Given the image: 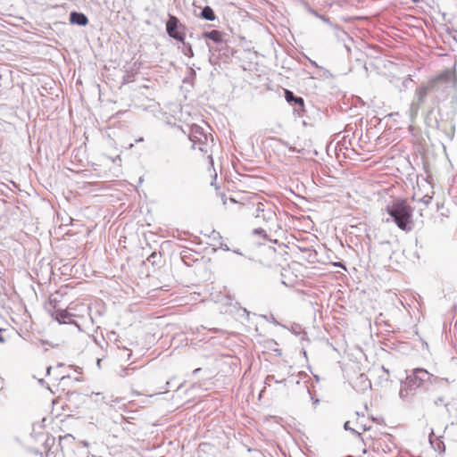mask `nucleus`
I'll use <instances>...</instances> for the list:
<instances>
[{
	"label": "nucleus",
	"mask_w": 457,
	"mask_h": 457,
	"mask_svg": "<svg viewBox=\"0 0 457 457\" xmlns=\"http://www.w3.org/2000/svg\"><path fill=\"white\" fill-rule=\"evenodd\" d=\"M386 212L393 218L397 227L403 230H411L412 222V208L405 199H399L386 207Z\"/></svg>",
	"instance_id": "obj_1"
},
{
	"label": "nucleus",
	"mask_w": 457,
	"mask_h": 457,
	"mask_svg": "<svg viewBox=\"0 0 457 457\" xmlns=\"http://www.w3.org/2000/svg\"><path fill=\"white\" fill-rule=\"evenodd\" d=\"M371 446L378 452H391L394 444L392 442V436L386 433H381L378 437L372 439Z\"/></svg>",
	"instance_id": "obj_2"
},
{
	"label": "nucleus",
	"mask_w": 457,
	"mask_h": 457,
	"mask_svg": "<svg viewBox=\"0 0 457 457\" xmlns=\"http://www.w3.org/2000/svg\"><path fill=\"white\" fill-rule=\"evenodd\" d=\"M179 20L177 17L170 15L167 24L166 29L170 37L177 39L178 41L183 42L185 35L178 30Z\"/></svg>",
	"instance_id": "obj_3"
},
{
	"label": "nucleus",
	"mask_w": 457,
	"mask_h": 457,
	"mask_svg": "<svg viewBox=\"0 0 457 457\" xmlns=\"http://www.w3.org/2000/svg\"><path fill=\"white\" fill-rule=\"evenodd\" d=\"M353 386L356 391H366L371 387V383L365 374H360L353 380Z\"/></svg>",
	"instance_id": "obj_4"
},
{
	"label": "nucleus",
	"mask_w": 457,
	"mask_h": 457,
	"mask_svg": "<svg viewBox=\"0 0 457 457\" xmlns=\"http://www.w3.org/2000/svg\"><path fill=\"white\" fill-rule=\"evenodd\" d=\"M453 76V72L446 70L430 79V87H436L441 81H449Z\"/></svg>",
	"instance_id": "obj_5"
},
{
	"label": "nucleus",
	"mask_w": 457,
	"mask_h": 457,
	"mask_svg": "<svg viewBox=\"0 0 457 457\" xmlns=\"http://www.w3.org/2000/svg\"><path fill=\"white\" fill-rule=\"evenodd\" d=\"M70 21L72 24L86 26L88 23V19L84 13L72 12L70 15Z\"/></svg>",
	"instance_id": "obj_6"
},
{
	"label": "nucleus",
	"mask_w": 457,
	"mask_h": 457,
	"mask_svg": "<svg viewBox=\"0 0 457 457\" xmlns=\"http://www.w3.org/2000/svg\"><path fill=\"white\" fill-rule=\"evenodd\" d=\"M190 138L194 143L199 142V144H204L207 140V137L200 132V128L197 126L192 128Z\"/></svg>",
	"instance_id": "obj_7"
},
{
	"label": "nucleus",
	"mask_w": 457,
	"mask_h": 457,
	"mask_svg": "<svg viewBox=\"0 0 457 457\" xmlns=\"http://www.w3.org/2000/svg\"><path fill=\"white\" fill-rule=\"evenodd\" d=\"M256 198H253V200L250 202L253 207H255V212H253V215H254L256 218L262 217L264 218V215L262 212H264V204L261 202H256Z\"/></svg>",
	"instance_id": "obj_8"
},
{
	"label": "nucleus",
	"mask_w": 457,
	"mask_h": 457,
	"mask_svg": "<svg viewBox=\"0 0 457 457\" xmlns=\"http://www.w3.org/2000/svg\"><path fill=\"white\" fill-rule=\"evenodd\" d=\"M285 97L287 102H295V104L303 106V99L302 97L295 96L290 90H285Z\"/></svg>",
	"instance_id": "obj_9"
},
{
	"label": "nucleus",
	"mask_w": 457,
	"mask_h": 457,
	"mask_svg": "<svg viewBox=\"0 0 457 457\" xmlns=\"http://www.w3.org/2000/svg\"><path fill=\"white\" fill-rule=\"evenodd\" d=\"M202 17L207 21H214L216 16L213 10L210 6H205L202 11Z\"/></svg>",
	"instance_id": "obj_10"
},
{
	"label": "nucleus",
	"mask_w": 457,
	"mask_h": 457,
	"mask_svg": "<svg viewBox=\"0 0 457 457\" xmlns=\"http://www.w3.org/2000/svg\"><path fill=\"white\" fill-rule=\"evenodd\" d=\"M204 37L217 43L221 41V33L219 30L213 29L208 33H205Z\"/></svg>",
	"instance_id": "obj_11"
},
{
	"label": "nucleus",
	"mask_w": 457,
	"mask_h": 457,
	"mask_svg": "<svg viewBox=\"0 0 457 457\" xmlns=\"http://www.w3.org/2000/svg\"><path fill=\"white\" fill-rule=\"evenodd\" d=\"M435 87H430V80L428 82L426 86H422L418 89V94L420 98L425 97L428 93L433 89Z\"/></svg>",
	"instance_id": "obj_12"
},
{
	"label": "nucleus",
	"mask_w": 457,
	"mask_h": 457,
	"mask_svg": "<svg viewBox=\"0 0 457 457\" xmlns=\"http://www.w3.org/2000/svg\"><path fill=\"white\" fill-rule=\"evenodd\" d=\"M63 378H64V376H63V375H61V376H58V375H57V376H54V381H58V380H60V379H62Z\"/></svg>",
	"instance_id": "obj_13"
},
{
	"label": "nucleus",
	"mask_w": 457,
	"mask_h": 457,
	"mask_svg": "<svg viewBox=\"0 0 457 457\" xmlns=\"http://www.w3.org/2000/svg\"><path fill=\"white\" fill-rule=\"evenodd\" d=\"M350 424H351V421H346L345 424V428L346 429H353L351 427H350Z\"/></svg>",
	"instance_id": "obj_14"
},
{
	"label": "nucleus",
	"mask_w": 457,
	"mask_h": 457,
	"mask_svg": "<svg viewBox=\"0 0 457 457\" xmlns=\"http://www.w3.org/2000/svg\"><path fill=\"white\" fill-rule=\"evenodd\" d=\"M52 370H53V368L51 366L46 368V373H47L48 376H51Z\"/></svg>",
	"instance_id": "obj_15"
},
{
	"label": "nucleus",
	"mask_w": 457,
	"mask_h": 457,
	"mask_svg": "<svg viewBox=\"0 0 457 457\" xmlns=\"http://www.w3.org/2000/svg\"><path fill=\"white\" fill-rule=\"evenodd\" d=\"M3 330L0 329V342H4V337H2Z\"/></svg>",
	"instance_id": "obj_16"
}]
</instances>
